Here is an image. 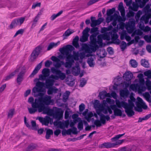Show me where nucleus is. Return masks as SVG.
<instances>
[{
  "label": "nucleus",
  "mask_w": 151,
  "mask_h": 151,
  "mask_svg": "<svg viewBox=\"0 0 151 151\" xmlns=\"http://www.w3.org/2000/svg\"><path fill=\"white\" fill-rule=\"evenodd\" d=\"M144 39L147 42H151V35H145L144 37Z\"/></svg>",
  "instance_id": "nucleus-49"
},
{
  "label": "nucleus",
  "mask_w": 151,
  "mask_h": 151,
  "mask_svg": "<svg viewBox=\"0 0 151 151\" xmlns=\"http://www.w3.org/2000/svg\"><path fill=\"white\" fill-rule=\"evenodd\" d=\"M134 13L131 10H129V12L127 14V16L128 17H133L134 15Z\"/></svg>",
  "instance_id": "nucleus-62"
},
{
  "label": "nucleus",
  "mask_w": 151,
  "mask_h": 151,
  "mask_svg": "<svg viewBox=\"0 0 151 151\" xmlns=\"http://www.w3.org/2000/svg\"><path fill=\"white\" fill-rule=\"evenodd\" d=\"M109 94V97H112L116 99L115 103L116 106L119 108H123L125 109L126 113L128 116H131L134 114V112L133 110V108L134 107V110L138 112H141L142 109H146L147 106L142 99L139 97H137V101L135 102L136 99L134 97V94L131 93L129 96V99L128 100V103L124 101H120L119 100L116 99L117 95L114 92H113Z\"/></svg>",
  "instance_id": "nucleus-2"
},
{
  "label": "nucleus",
  "mask_w": 151,
  "mask_h": 151,
  "mask_svg": "<svg viewBox=\"0 0 151 151\" xmlns=\"http://www.w3.org/2000/svg\"><path fill=\"white\" fill-rule=\"evenodd\" d=\"M151 95V91H150ZM143 96L146 100L149 102H151V97L148 92H145L143 94Z\"/></svg>",
  "instance_id": "nucleus-37"
},
{
  "label": "nucleus",
  "mask_w": 151,
  "mask_h": 151,
  "mask_svg": "<svg viewBox=\"0 0 151 151\" xmlns=\"http://www.w3.org/2000/svg\"><path fill=\"white\" fill-rule=\"evenodd\" d=\"M117 144H112L110 142H105L101 145V147L104 148H111L114 147Z\"/></svg>",
  "instance_id": "nucleus-28"
},
{
  "label": "nucleus",
  "mask_w": 151,
  "mask_h": 151,
  "mask_svg": "<svg viewBox=\"0 0 151 151\" xmlns=\"http://www.w3.org/2000/svg\"><path fill=\"white\" fill-rule=\"evenodd\" d=\"M87 63L91 67H94L95 65L94 59L92 57L88 58L87 60Z\"/></svg>",
  "instance_id": "nucleus-34"
},
{
  "label": "nucleus",
  "mask_w": 151,
  "mask_h": 151,
  "mask_svg": "<svg viewBox=\"0 0 151 151\" xmlns=\"http://www.w3.org/2000/svg\"><path fill=\"white\" fill-rule=\"evenodd\" d=\"M93 18H94L93 17L91 18V26L92 27L100 24L104 20L103 18H99L97 20L94 19Z\"/></svg>",
  "instance_id": "nucleus-20"
},
{
  "label": "nucleus",
  "mask_w": 151,
  "mask_h": 151,
  "mask_svg": "<svg viewBox=\"0 0 151 151\" xmlns=\"http://www.w3.org/2000/svg\"><path fill=\"white\" fill-rule=\"evenodd\" d=\"M93 106L97 113L100 117V121L96 120L94 122V124L97 127H99L101 124H105L106 121H108L110 118L109 116H105L101 113L102 112L106 114L109 112L111 114L112 113V111L108 106H106V108H105L103 104H100V101L97 100L94 101Z\"/></svg>",
  "instance_id": "nucleus-6"
},
{
  "label": "nucleus",
  "mask_w": 151,
  "mask_h": 151,
  "mask_svg": "<svg viewBox=\"0 0 151 151\" xmlns=\"http://www.w3.org/2000/svg\"><path fill=\"white\" fill-rule=\"evenodd\" d=\"M114 16L115 17L114 19L117 20L119 23L122 21L124 22L126 19L124 17H122L120 16H118L116 14H114Z\"/></svg>",
  "instance_id": "nucleus-32"
},
{
  "label": "nucleus",
  "mask_w": 151,
  "mask_h": 151,
  "mask_svg": "<svg viewBox=\"0 0 151 151\" xmlns=\"http://www.w3.org/2000/svg\"><path fill=\"white\" fill-rule=\"evenodd\" d=\"M83 122L84 123L85 125H86L87 123L85 121H83L81 119L78 122V128L80 130H82L83 129Z\"/></svg>",
  "instance_id": "nucleus-38"
},
{
  "label": "nucleus",
  "mask_w": 151,
  "mask_h": 151,
  "mask_svg": "<svg viewBox=\"0 0 151 151\" xmlns=\"http://www.w3.org/2000/svg\"><path fill=\"white\" fill-rule=\"evenodd\" d=\"M115 17L114 16V15L112 16H107L106 19V22L107 23H109Z\"/></svg>",
  "instance_id": "nucleus-50"
},
{
  "label": "nucleus",
  "mask_w": 151,
  "mask_h": 151,
  "mask_svg": "<svg viewBox=\"0 0 151 151\" xmlns=\"http://www.w3.org/2000/svg\"><path fill=\"white\" fill-rule=\"evenodd\" d=\"M50 70L48 68H45L42 71V74L39 76V79L41 81H44L46 79V77L49 76L50 75Z\"/></svg>",
  "instance_id": "nucleus-15"
},
{
  "label": "nucleus",
  "mask_w": 151,
  "mask_h": 151,
  "mask_svg": "<svg viewBox=\"0 0 151 151\" xmlns=\"http://www.w3.org/2000/svg\"><path fill=\"white\" fill-rule=\"evenodd\" d=\"M145 83L148 90H151V81L148 79H147Z\"/></svg>",
  "instance_id": "nucleus-46"
},
{
  "label": "nucleus",
  "mask_w": 151,
  "mask_h": 151,
  "mask_svg": "<svg viewBox=\"0 0 151 151\" xmlns=\"http://www.w3.org/2000/svg\"><path fill=\"white\" fill-rule=\"evenodd\" d=\"M90 30V29L88 27L86 28L83 32V34L89 36L88 32Z\"/></svg>",
  "instance_id": "nucleus-54"
},
{
  "label": "nucleus",
  "mask_w": 151,
  "mask_h": 151,
  "mask_svg": "<svg viewBox=\"0 0 151 151\" xmlns=\"http://www.w3.org/2000/svg\"><path fill=\"white\" fill-rule=\"evenodd\" d=\"M71 73L74 76H77L80 73V68L78 64L76 63L75 66L72 68Z\"/></svg>",
  "instance_id": "nucleus-21"
},
{
  "label": "nucleus",
  "mask_w": 151,
  "mask_h": 151,
  "mask_svg": "<svg viewBox=\"0 0 151 151\" xmlns=\"http://www.w3.org/2000/svg\"><path fill=\"white\" fill-rule=\"evenodd\" d=\"M112 28L113 27L111 25H110L107 27H104L101 29V32L102 33H105L106 31L111 30Z\"/></svg>",
  "instance_id": "nucleus-39"
},
{
  "label": "nucleus",
  "mask_w": 151,
  "mask_h": 151,
  "mask_svg": "<svg viewBox=\"0 0 151 151\" xmlns=\"http://www.w3.org/2000/svg\"><path fill=\"white\" fill-rule=\"evenodd\" d=\"M122 79V78L119 77H117L115 78L113 81L114 85L113 86V89L114 90H117L118 89V87L119 85L120 80Z\"/></svg>",
  "instance_id": "nucleus-23"
},
{
  "label": "nucleus",
  "mask_w": 151,
  "mask_h": 151,
  "mask_svg": "<svg viewBox=\"0 0 151 151\" xmlns=\"http://www.w3.org/2000/svg\"><path fill=\"white\" fill-rule=\"evenodd\" d=\"M139 6V5H138L137 3L134 2H133L132 5L131 6H129V9H131L133 11L137 12L138 10Z\"/></svg>",
  "instance_id": "nucleus-33"
},
{
  "label": "nucleus",
  "mask_w": 151,
  "mask_h": 151,
  "mask_svg": "<svg viewBox=\"0 0 151 151\" xmlns=\"http://www.w3.org/2000/svg\"><path fill=\"white\" fill-rule=\"evenodd\" d=\"M129 93L128 90L126 89L121 90L119 91L120 96L123 98H126L128 96Z\"/></svg>",
  "instance_id": "nucleus-26"
},
{
  "label": "nucleus",
  "mask_w": 151,
  "mask_h": 151,
  "mask_svg": "<svg viewBox=\"0 0 151 151\" xmlns=\"http://www.w3.org/2000/svg\"><path fill=\"white\" fill-rule=\"evenodd\" d=\"M151 17V14H148L147 15L145 14L142 16L140 18L141 21H144L145 24H147L149 22L150 18Z\"/></svg>",
  "instance_id": "nucleus-25"
},
{
  "label": "nucleus",
  "mask_w": 151,
  "mask_h": 151,
  "mask_svg": "<svg viewBox=\"0 0 151 151\" xmlns=\"http://www.w3.org/2000/svg\"><path fill=\"white\" fill-rule=\"evenodd\" d=\"M73 30L68 29L67 30L63 35L64 39H66L67 37L69 36L70 34L74 32Z\"/></svg>",
  "instance_id": "nucleus-30"
},
{
  "label": "nucleus",
  "mask_w": 151,
  "mask_h": 151,
  "mask_svg": "<svg viewBox=\"0 0 151 151\" xmlns=\"http://www.w3.org/2000/svg\"><path fill=\"white\" fill-rule=\"evenodd\" d=\"M115 11V9L114 8L108 10L106 13L107 16H111V15L114 13Z\"/></svg>",
  "instance_id": "nucleus-51"
},
{
  "label": "nucleus",
  "mask_w": 151,
  "mask_h": 151,
  "mask_svg": "<svg viewBox=\"0 0 151 151\" xmlns=\"http://www.w3.org/2000/svg\"><path fill=\"white\" fill-rule=\"evenodd\" d=\"M144 75L147 77L150 78H151V71L150 70H148L144 72Z\"/></svg>",
  "instance_id": "nucleus-55"
},
{
  "label": "nucleus",
  "mask_w": 151,
  "mask_h": 151,
  "mask_svg": "<svg viewBox=\"0 0 151 151\" xmlns=\"http://www.w3.org/2000/svg\"><path fill=\"white\" fill-rule=\"evenodd\" d=\"M124 134H118L116 136L112 138L111 140L112 142H114L112 144H117L116 145V146L122 144L124 142V140H118V139Z\"/></svg>",
  "instance_id": "nucleus-16"
},
{
  "label": "nucleus",
  "mask_w": 151,
  "mask_h": 151,
  "mask_svg": "<svg viewBox=\"0 0 151 151\" xmlns=\"http://www.w3.org/2000/svg\"><path fill=\"white\" fill-rule=\"evenodd\" d=\"M40 48L37 47L33 52L31 55L30 60L31 61H34L37 57L40 52Z\"/></svg>",
  "instance_id": "nucleus-17"
},
{
  "label": "nucleus",
  "mask_w": 151,
  "mask_h": 151,
  "mask_svg": "<svg viewBox=\"0 0 151 151\" xmlns=\"http://www.w3.org/2000/svg\"><path fill=\"white\" fill-rule=\"evenodd\" d=\"M133 77L132 73L130 71H127L124 74L123 76V79L126 81L121 83L122 86L123 88H126L129 87L131 83V80Z\"/></svg>",
  "instance_id": "nucleus-10"
},
{
  "label": "nucleus",
  "mask_w": 151,
  "mask_h": 151,
  "mask_svg": "<svg viewBox=\"0 0 151 151\" xmlns=\"http://www.w3.org/2000/svg\"><path fill=\"white\" fill-rule=\"evenodd\" d=\"M141 64L145 67L148 68L149 67V64L148 61L145 59H142L141 60Z\"/></svg>",
  "instance_id": "nucleus-40"
},
{
  "label": "nucleus",
  "mask_w": 151,
  "mask_h": 151,
  "mask_svg": "<svg viewBox=\"0 0 151 151\" xmlns=\"http://www.w3.org/2000/svg\"><path fill=\"white\" fill-rule=\"evenodd\" d=\"M15 74L14 72V73H12L11 74H10L9 75L6 76L4 79L6 80H8L9 79L12 78Z\"/></svg>",
  "instance_id": "nucleus-59"
},
{
  "label": "nucleus",
  "mask_w": 151,
  "mask_h": 151,
  "mask_svg": "<svg viewBox=\"0 0 151 151\" xmlns=\"http://www.w3.org/2000/svg\"><path fill=\"white\" fill-rule=\"evenodd\" d=\"M78 116V115L77 114H73L72 116L73 120V121L70 120L69 123L68 120L63 121V122H60L58 121V120H59V119H57L58 120L54 122L53 124L55 126H57L58 127L62 129H63L65 128H68L69 124L70 127H73L75 125L76 123L81 120V119ZM62 117H63V116ZM62 118V117L60 119H61Z\"/></svg>",
  "instance_id": "nucleus-8"
},
{
  "label": "nucleus",
  "mask_w": 151,
  "mask_h": 151,
  "mask_svg": "<svg viewBox=\"0 0 151 151\" xmlns=\"http://www.w3.org/2000/svg\"><path fill=\"white\" fill-rule=\"evenodd\" d=\"M135 21L134 19H130L128 22L125 24L123 22H120L117 25V27L109 32L110 34L111 39L113 42L116 44L119 45L120 42V40L118 39V36L117 34L119 29L124 30V27L127 32L130 34L132 33L135 29Z\"/></svg>",
  "instance_id": "nucleus-5"
},
{
  "label": "nucleus",
  "mask_w": 151,
  "mask_h": 151,
  "mask_svg": "<svg viewBox=\"0 0 151 151\" xmlns=\"http://www.w3.org/2000/svg\"><path fill=\"white\" fill-rule=\"evenodd\" d=\"M138 80H135V82L138 81L140 83L139 85L138 84H131L129 86L130 89L135 91H137L139 93H141L146 90V88L144 86L145 83V80L143 78V75L142 73L139 74L137 76Z\"/></svg>",
  "instance_id": "nucleus-9"
},
{
  "label": "nucleus",
  "mask_w": 151,
  "mask_h": 151,
  "mask_svg": "<svg viewBox=\"0 0 151 151\" xmlns=\"http://www.w3.org/2000/svg\"><path fill=\"white\" fill-rule=\"evenodd\" d=\"M53 131L52 130L48 129L46 131V138L47 139H49L50 137V135L52 134Z\"/></svg>",
  "instance_id": "nucleus-45"
},
{
  "label": "nucleus",
  "mask_w": 151,
  "mask_h": 151,
  "mask_svg": "<svg viewBox=\"0 0 151 151\" xmlns=\"http://www.w3.org/2000/svg\"><path fill=\"white\" fill-rule=\"evenodd\" d=\"M25 17H21L13 20L9 26L10 29H12L17 26H21L25 21Z\"/></svg>",
  "instance_id": "nucleus-13"
},
{
  "label": "nucleus",
  "mask_w": 151,
  "mask_h": 151,
  "mask_svg": "<svg viewBox=\"0 0 151 151\" xmlns=\"http://www.w3.org/2000/svg\"><path fill=\"white\" fill-rule=\"evenodd\" d=\"M85 106L84 104L82 103L79 106V109L80 112H82L85 109Z\"/></svg>",
  "instance_id": "nucleus-63"
},
{
  "label": "nucleus",
  "mask_w": 151,
  "mask_h": 151,
  "mask_svg": "<svg viewBox=\"0 0 151 151\" xmlns=\"http://www.w3.org/2000/svg\"><path fill=\"white\" fill-rule=\"evenodd\" d=\"M82 114L85 116V119L88 122H89L91 120V118L93 116V113L91 112H88V110L86 109L83 113Z\"/></svg>",
  "instance_id": "nucleus-19"
},
{
  "label": "nucleus",
  "mask_w": 151,
  "mask_h": 151,
  "mask_svg": "<svg viewBox=\"0 0 151 151\" xmlns=\"http://www.w3.org/2000/svg\"><path fill=\"white\" fill-rule=\"evenodd\" d=\"M98 28L97 27L93 28H92L90 31V33L92 34L93 33L96 32L94 34H96L97 33H99L98 31Z\"/></svg>",
  "instance_id": "nucleus-60"
},
{
  "label": "nucleus",
  "mask_w": 151,
  "mask_h": 151,
  "mask_svg": "<svg viewBox=\"0 0 151 151\" xmlns=\"http://www.w3.org/2000/svg\"><path fill=\"white\" fill-rule=\"evenodd\" d=\"M60 44V42L59 41L56 43H54L53 42H51L48 45L47 50H49L54 47H57Z\"/></svg>",
  "instance_id": "nucleus-27"
},
{
  "label": "nucleus",
  "mask_w": 151,
  "mask_h": 151,
  "mask_svg": "<svg viewBox=\"0 0 151 151\" xmlns=\"http://www.w3.org/2000/svg\"><path fill=\"white\" fill-rule=\"evenodd\" d=\"M151 30L150 28L148 26H146L145 27L144 26L143 29L142 30L145 32H148Z\"/></svg>",
  "instance_id": "nucleus-64"
},
{
  "label": "nucleus",
  "mask_w": 151,
  "mask_h": 151,
  "mask_svg": "<svg viewBox=\"0 0 151 151\" xmlns=\"http://www.w3.org/2000/svg\"><path fill=\"white\" fill-rule=\"evenodd\" d=\"M139 39V37L138 36H136L134 38V40H132L129 41L127 44V46H129L132 44L137 43L138 40Z\"/></svg>",
  "instance_id": "nucleus-36"
},
{
  "label": "nucleus",
  "mask_w": 151,
  "mask_h": 151,
  "mask_svg": "<svg viewBox=\"0 0 151 151\" xmlns=\"http://www.w3.org/2000/svg\"><path fill=\"white\" fill-rule=\"evenodd\" d=\"M143 32L141 30L139 29H137L132 34V36H134L135 34L141 36L143 35Z\"/></svg>",
  "instance_id": "nucleus-48"
},
{
  "label": "nucleus",
  "mask_w": 151,
  "mask_h": 151,
  "mask_svg": "<svg viewBox=\"0 0 151 151\" xmlns=\"http://www.w3.org/2000/svg\"><path fill=\"white\" fill-rule=\"evenodd\" d=\"M42 62L39 63L35 68L33 72L30 76L31 77H33L38 72L39 70L41 68Z\"/></svg>",
  "instance_id": "nucleus-24"
},
{
  "label": "nucleus",
  "mask_w": 151,
  "mask_h": 151,
  "mask_svg": "<svg viewBox=\"0 0 151 151\" xmlns=\"http://www.w3.org/2000/svg\"><path fill=\"white\" fill-rule=\"evenodd\" d=\"M120 48L122 51H124L127 47V44L124 41L122 42L120 45Z\"/></svg>",
  "instance_id": "nucleus-43"
},
{
  "label": "nucleus",
  "mask_w": 151,
  "mask_h": 151,
  "mask_svg": "<svg viewBox=\"0 0 151 151\" xmlns=\"http://www.w3.org/2000/svg\"><path fill=\"white\" fill-rule=\"evenodd\" d=\"M62 11H60L56 14H53L50 17V19L51 20H54L56 18L60 16L63 13Z\"/></svg>",
  "instance_id": "nucleus-41"
},
{
  "label": "nucleus",
  "mask_w": 151,
  "mask_h": 151,
  "mask_svg": "<svg viewBox=\"0 0 151 151\" xmlns=\"http://www.w3.org/2000/svg\"><path fill=\"white\" fill-rule=\"evenodd\" d=\"M106 55V52L104 50H102L100 52V58H103L105 57Z\"/></svg>",
  "instance_id": "nucleus-52"
},
{
  "label": "nucleus",
  "mask_w": 151,
  "mask_h": 151,
  "mask_svg": "<svg viewBox=\"0 0 151 151\" xmlns=\"http://www.w3.org/2000/svg\"><path fill=\"white\" fill-rule=\"evenodd\" d=\"M24 31V30L22 29H20L18 30L15 34V35L14 36V37H16L19 35L22 34L23 33Z\"/></svg>",
  "instance_id": "nucleus-57"
},
{
  "label": "nucleus",
  "mask_w": 151,
  "mask_h": 151,
  "mask_svg": "<svg viewBox=\"0 0 151 151\" xmlns=\"http://www.w3.org/2000/svg\"><path fill=\"white\" fill-rule=\"evenodd\" d=\"M51 70L53 73L56 74V75H52L46 80V88L48 89L47 93L49 95H51L59 91V96H60L61 95V93L60 92L61 90H59L55 87L52 86L55 82V80H58L59 79L61 80H64L66 78L65 74L54 67H52L51 68Z\"/></svg>",
  "instance_id": "nucleus-4"
},
{
  "label": "nucleus",
  "mask_w": 151,
  "mask_h": 151,
  "mask_svg": "<svg viewBox=\"0 0 151 151\" xmlns=\"http://www.w3.org/2000/svg\"><path fill=\"white\" fill-rule=\"evenodd\" d=\"M150 8V6L149 4L147 5L143 9L145 10L146 12L150 13H151V8Z\"/></svg>",
  "instance_id": "nucleus-56"
},
{
  "label": "nucleus",
  "mask_w": 151,
  "mask_h": 151,
  "mask_svg": "<svg viewBox=\"0 0 151 151\" xmlns=\"http://www.w3.org/2000/svg\"><path fill=\"white\" fill-rule=\"evenodd\" d=\"M37 119H38L43 125L47 126L50 122V124L52 122V119L47 116H46L44 118L38 117Z\"/></svg>",
  "instance_id": "nucleus-14"
},
{
  "label": "nucleus",
  "mask_w": 151,
  "mask_h": 151,
  "mask_svg": "<svg viewBox=\"0 0 151 151\" xmlns=\"http://www.w3.org/2000/svg\"><path fill=\"white\" fill-rule=\"evenodd\" d=\"M45 85L44 83L38 82L32 89V95L35 97H40L35 99L34 103L32 105V107H28L29 112L30 114H34L37 111L42 112L43 114H46L53 116L56 119H60L63 116V111L61 109L54 107L50 109L45 105H52L54 100L51 99L50 96L46 95L43 96L46 93L45 88H43Z\"/></svg>",
  "instance_id": "nucleus-1"
},
{
  "label": "nucleus",
  "mask_w": 151,
  "mask_h": 151,
  "mask_svg": "<svg viewBox=\"0 0 151 151\" xmlns=\"http://www.w3.org/2000/svg\"><path fill=\"white\" fill-rule=\"evenodd\" d=\"M74 49V48L71 45H68L59 49L61 54L57 57L52 56L51 60L56 63L54 65L56 68H60L62 65H65V67L70 68L72 66L73 63L74 62V60H78L80 55H78L79 52H73V55L69 53V51H72Z\"/></svg>",
  "instance_id": "nucleus-3"
},
{
  "label": "nucleus",
  "mask_w": 151,
  "mask_h": 151,
  "mask_svg": "<svg viewBox=\"0 0 151 151\" xmlns=\"http://www.w3.org/2000/svg\"><path fill=\"white\" fill-rule=\"evenodd\" d=\"M109 94L105 91H102L99 93V97L101 99H104L106 97L109 96Z\"/></svg>",
  "instance_id": "nucleus-31"
},
{
  "label": "nucleus",
  "mask_w": 151,
  "mask_h": 151,
  "mask_svg": "<svg viewBox=\"0 0 151 151\" xmlns=\"http://www.w3.org/2000/svg\"><path fill=\"white\" fill-rule=\"evenodd\" d=\"M142 1L141 0H135V2L139 4V6L140 8H143L145 5L146 3L149 0H142Z\"/></svg>",
  "instance_id": "nucleus-29"
},
{
  "label": "nucleus",
  "mask_w": 151,
  "mask_h": 151,
  "mask_svg": "<svg viewBox=\"0 0 151 151\" xmlns=\"http://www.w3.org/2000/svg\"><path fill=\"white\" fill-rule=\"evenodd\" d=\"M87 81L84 79H82L81 80L80 86L81 87H83L86 83Z\"/></svg>",
  "instance_id": "nucleus-58"
},
{
  "label": "nucleus",
  "mask_w": 151,
  "mask_h": 151,
  "mask_svg": "<svg viewBox=\"0 0 151 151\" xmlns=\"http://www.w3.org/2000/svg\"><path fill=\"white\" fill-rule=\"evenodd\" d=\"M130 63L132 67L136 68L137 66V63L134 60H130Z\"/></svg>",
  "instance_id": "nucleus-47"
},
{
  "label": "nucleus",
  "mask_w": 151,
  "mask_h": 151,
  "mask_svg": "<svg viewBox=\"0 0 151 151\" xmlns=\"http://www.w3.org/2000/svg\"><path fill=\"white\" fill-rule=\"evenodd\" d=\"M14 114V109L10 110L8 114V117L9 118H12Z\"/></svg>",
  "instance_id": "nucleus-53"
},
{
  "label": "nucleus",
  "mask_w": 151,
  "mask_h": 151,
  "mask_svg": "<svg viewBox=\"0 0 151 151\" xmlns=\"http://www.w3.org/2000/svg\"><path fill=\"white\" fill-rule=\"evenodd\" d=\"M70 93L69 91H66L64 93L63 97V100L64 102H65L68 99Z\"/></svg>",
  "instance_id": "nucleus-42"
},
{
  "label": "nucleus",
  "mask_w": 151,
  "mask_h": 151,
  "mask_svg": "<svg viewBox=\"0 0 151 151\" xmlns=\"http://www.w3.org/2000/svg\"><path fill=\"white\" fill-rule=\"evenodd\" d=\"M106 101L107 103L110 104H114V101L113 99H111L110 98H107L106 99Z\"/></svg>",
  "instance_id": "nucleus-61"
},
{
  "label": "nucleus",
  "mask_w": 151,
  "mask_h": 151,
  "mask_svg": "<svg viewBox=\"0 0 151 151\" xmlns=\"http://www.w3.org/2000/svg\"><path fill=\"white\" fill-rule=\"evenodd\" d=\"M120 39L122 40H123L125 39L128 42L131 41V37L128 35L126 31H122V32L120 34Z\"/></svg>",
  "instance_id": "nucleus-22"
},
{
  "label": "nucleus",
  "mask_w": 151,
  "mask_h": 151,
  "mask_svg": "<svg viewBox=\"0 0 151 151\" xmlns=\"http://www.w3.org/2000/svg\"><path fill=\"white\" fill-rule=\"evenodd\" d=\"M109 107L110 109L114 110V114L116 116H121L122 113L121 110L116 108V106L114 104L111 105Z\"/></svg>",
  "instance_id": "nucleus-18"
},
{
  "label": "nucleus",
  "mask_w": 151,
  "mask_h": 151,
  "mask_svg": "<svg viewBox=\"0 0 151 151\" xmlns=\"http://www.w3.org/2000/svg\"><path fill=\"white\" fill-rule=\"evenodd\" d=\"M79 39L78 37L76 36L73 40V45L76 48H78L79 47V45L78 42Z\"/></svg>",
  "instance_id": "nucleus-35"
},
{
  "label": "nucleus",
  "mask_w": 151,
  "mask_h": 151,
  "mask_svg": "<svg viewBox=\"0 0 151 151\" xmlns=\"http://www.w3.org/2000/svg\"><path fill=\"white\" fill-rule=\"evenodd\" d=\"M99 33L96 34L92 35L90 37V43L92 45L88 46L86 44L83 43L81 45L83 49L85 50V52L81 53L80 58L82 60L86 57H88L91 56V53L95 52L96 49L98 48V46L96 44L95 37L98 35Z\"/></svg>",
  "instance_id": "nucleus-7"
},
{
  "label": "nucleus",
  "mask_w": 151,
  "mask_h": 151,
  "mask_svg": "<svg viewBox=\"0 0 151 151\" xmlns=\"http://www.w3.org/2000/svg\"><path fill=\"white\" fill-rule=\"evenodd\" d=\"M110 36V34H109V33L99 35L97 37L98 40L96 41V43L98 44L99 47H102L103 45L102 40H109L111 39Z\"/></svg>",
  "instance_id": "nucleus-12"
},
{
  "label": "nucleus",
  "mask_w": 151,
  "mask_h": 151,
  "mask_svg": "<svg viewBox=\"0 0 151 151\" xmlns=\"http://www.w3.org/2000/svg\"><path fill=\"white\" fill-rule=\"evenodd\" d=\"M26 70L25 67L24 65H18L17 69L14 71L15 74L19 72L17 78V83L20 84L23 79L24 74Z\"/></svg>",
  "instance_id": "nucleus-11"
},
{
  "label": "nucleus",
  "mask_w": 151,
  "mask_h": 151,
  "mask_svg": "<svg viewBox=\"0 0 151 151\" xmlns=\"http://www.w3.org/2000/svg\"><path fill=\"white\" fill-rule=\"evenodd\" d=\"M89 36L83 35L80 39V41L82 42H84L87 41Z\"/></svg>",
  "instance_id": "nucleus-44"
}]
</instances>
